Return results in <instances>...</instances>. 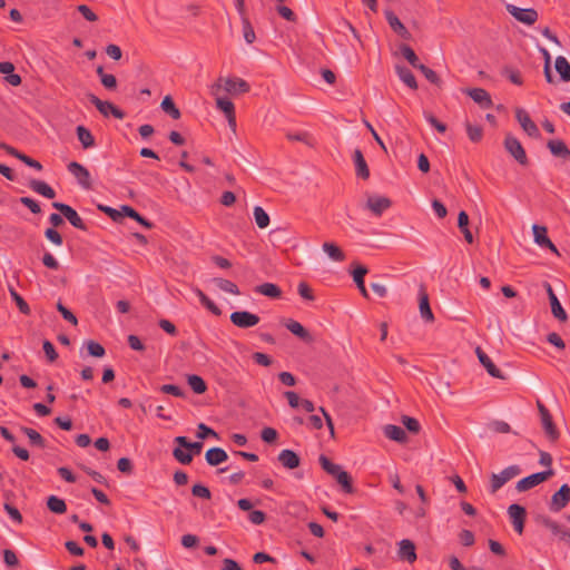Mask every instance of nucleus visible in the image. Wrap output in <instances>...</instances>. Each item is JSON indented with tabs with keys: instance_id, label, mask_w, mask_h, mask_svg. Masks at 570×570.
I'll return each instance as SVG.
<instances>
[{
	"instance_id": "obj_10",
	"label": "nucleus",
	"mask_w": 570,
	"mask_h": 570,
	"mask_svg": "<svg viewBox=\"0 0 570 570\" xmlns=\"http://www.w3.org/2000/svg\"><path fill=\"white\" fill-rule=\"evenodd\" d=\"M515 118L522 129L533 138L540 137V130L538 126L531 120L529 114L523 108L515 109Z\"/></svg>"
},
{
	"instance_id": "obj_30",
	"label": "nucleus",
	"mask_w": 570,
	"mask_h": 570,
	"mask_svg": "<svg viewBox=\"0 0 570 570\" xmlns=\"http://www.w3.org/2000/svg\"><path fill=\"white\" fill-rule=\"evenodd\" d=\"M396 73L399 78L411 89L416 90L417 89V82L412 73V71L404 67V66H396L395 67Z\"/></svg>"
},
{
	"instance_id": "obj_54",
	"label": "nucleus",
	"mask_w": 570,
	"mask_h": 570,
	"mask_svg": "<svg viewBox=\"0 0 570 570\" xmlns=\"http://www.w3.org/2000/svg\"><path fill=\"white\" fill-rule=\"evenodd\" d=\"M419 70L424 75V77L431 82V83H434L436 86H440L441 85V79L440 77L438 76V73L432 70L431 68L426 67L425 65H421L419 67Z\"/></svg>"
},
{
	"instance_id": "obj_33",
	"label": "nucleus",
	"mask_w": 570,
	"mask_h": 570,
	"mask_svg": "<svg viewBox=\"0 0 570 570\" xmlns=\"http://www.w3.org/2000/svg\"><path fill=\"white\" fill-rule=\"evenodd\" d=\"M255 292L271 298H279L282 295L281 288L273 283L261 284L255 287Z\"/></svg>"
},
{
	"instance_id": "obj_48",
	"label": "nucleus",
	"mask_w": 570,
	"mask_h": 570,
	"mask_svg": "<svg viewBox=\"0 0 570 570\" xmlns=\"http://www.w3.org/2000/svg\"><path fill=\"white\" fill-rule=\"evenodd\" d=\"M336 481L342 485L343 490L346 492V493H352L353 492V487H352V479L350 476V474L342 470L336 476H335Z\"/></svg>"
},
{
	"instance_id": "obj_11",
	"label": "nucleus",
	"mask_w": 570,
	"mask_h": 570,
	"mask_svg": "<svg viewBox=\"0 0 570 570\" xmlns=\"http://www.w3.org/2000/svg\"><path fill=\"white\" fill-rule=\"evenodd\" d=\"M508 514L511 519L514 530L521 534L524 529V521L527 515L525 509L520 504L513 503L508 508Z\"/></svg>"
},
{
	"instance_id": "obj_12",
	"label": "nucleus",
	"mask_w": 570,
	"mask_h": 570,
	"mask_svg": "<svg viewBox=\"0 0 570 570\" xmlns=\"http://www.w3.org/2000/svg\"><path fill=\"white\" fill-rule=\"evenodd\" d=\"M570 501V487L562 484L561 488L552 495L550 510L558 512L566 508Z\"/></svg>"
},
{
	"instance_id": "obj_51",
	"label": "nucleus",
	"mask_w": 570,
	"mask_h": 570,
	"mask_svg": "<svg viewBox=\"0 0 570 570\" xmlns=\"http://www.w3.org/2000/svg\"><path fill=\"white\" fill-rule=\"evenodd\" d=\"M243 24V36L247 43H253L256 39L254 28L252 27L248 18H244L242 20Z\"/></svg>"
},
{
	"instance_id": "obj_6",
	"label": "nucleus",
	"mask_w": 570,
	"mask_h": 570,
	"mask_svg": "<svg viewBox=\"0 0 570 570\" xmlns=\"http://www.w3.org/2000/svg\"><path fill=\"white\" fill-rule=\"evenodd\" d=\"M551 475H553V471L551 469L548 471L533 473V474L525 476V478L521 479L520 481H518L515 484V489L519 492L528 491V490L539 485L540 483L544 482Z\"/></svg>"
},
{
	"instance_id": "obj_46",
	"label": "nucleus",
	"mask_w": 570,
	"mask_h": 570,
	"mask_svg": "<svg viewBox=\"0 0 570 570\" xmlns=\"http://www.w3.org/2000/svg\"><path fill=\"white\" fill-rule=\"evenodd\" d=\"M9 292L11 298L16 302L19 311L24 315H29L31 311L28 303L16 292V289L12 286H9Z\"/></svg>"
},
{
	"instance_id": "obj_61",
	"label": "nucleus",
	"mask_w": 570,
	"mask_h": 570,
	"mask_svg": "<svg viewBox=\"0 0 570 570\" xmlns=\"http://www.w3.org/2000/svg\"><path fill=\"white\" fill-rule=\"evenodd\" d=\"M459 539L464 547H471L475 541L474 534L470 530H462L459 534Z\"/></svg>"
},
{
	"instance_id": "obj_37",
	"label": "nucleus",
	"mask_w": 570,
	"mask_h": 570,
	"mask_svg": "<svg viewBox=\"0 0 570 570\" xmlns=\"http://www.w3.org/2000/svg\"><path fill=\"white\" fill-rule=\"evenodd\" d=\"M323 250L335 262H343L345 259V254L334 243H324Z\"/></svg>"
},
{
	"instance_id": "obj_27",
	"label": "nucleus",
	"mask_w": 570,
	"mask_h": 570,
	"mask_svg": "<svg viewBox=\"0 0 570 570\" xmlns=\"http://www.w3.org/2000/svg\"><path fill=\"white\" fill-rule=\"evenodd\" d=\"M29 187L35 193H37V194H39V195H41V196H43L46 198L52 199V198L56 197V191L46 181L38 180V179H32L29 183Z\"/></svg>"
},
{
	"instance_id": "obj_29",
	"label": "nucleus",
	"mask_w": 570,
	"mask_h": 570,
	"mask_svg": "<svg viewBox=\"0 0 570 570\" xmlns=\"http://www.w3.org/2000/svg\"><path fill=\"white\" fill-rule=\"evenodd\" d=\"M352 274H353V279H354L357 288L360 289L362 296L367 298L368 297V293H367V289L365 287V284H364V276L367 274V268L365 266L357 265L353 269Z\"/></svg>"
},
{
	"instance_id": "obj_34",
	"label": "nucleus",
	"mask_w": 570,
	"mask_h": 570,
	"mask_svg": "<svg viewBox=\"0 0 570 570\" xmlns=\"http://www.w3.org/2000/svg\"><path fill=\"white\" fill-rule=\"evenodd\" d=\"M122 217L127 216L142 225L144 227L150 229L153 227V223L144 218L137 210L128 205L121 206Z\"/></svg>"
},
{
	"instance_id": "obj_25",
	"label": "nucleus",
	"mask_w": 570,
	"mask_h": 570,
	"mask_svg": "<svg viewBox=\"0 0 570 570\" xmlns=\"http://www.w3.org/2000/svg\"><path fill=\"white\" fill-rule=\"evenodd\" d=\"M205 459L209 465L216 466L225 462L228 459V455L226 451L222 448H212L207 450Z\"/></svg>"
},
{
	"instance_id": "obj_14",
	"label": "nucleus",
	"mask_w": 570,
	"mask_h": 570,
	"mask_svg": "<svg viewBox=\"0 0 570 570\" xmlns=\"http://www.w3.org/2000/svg\"><path fill=\"white\" fill-rule=\"evenodd\" d=\"M475 354L480 361V363L484 366L487 372L495 379L505 380V376L503 373L495 366V364L492 362V360L489 357V355L481 348H475Z\"/></svg>"
},
{
	"instance_id": "obj_4",
	"label": "nucleus",
	"mask_w": 570,
	"mask_h": 570,
	"mask_svg": "<svg viewBox=\"0 0 570 570\" xmlns=\"http://www.w3.org/2000/svg\"><path fill=\"white\" fill-rule=\"evenodd\" d=\"M88 99L99 110V112L102 116L108 117L109 115H111L116 119L125 118V112L120 110L117 106H115L112 102L101 100L92 94L88 95Z\"/></svg>"
},
{
	"instance_id": "obj_40",
	"label": "nucleus",
	"mask_w": 570,
	"mask_h": 570,
	"mask_svg": "<svg viewBox=\"0 0 570 570\" xmlns=\"http://www.w3.org/2000/svg\"><path fill=\"white\" fill-rule=\"evenodd\" d=\"M187 383L196 394H203L207 390V385H206L205 381L199 375H196V374L188 375Z\"/></svg>"
},
{
	"instance_id": "obj_7",
	"label": "nucleus",
	"mask_w": 570,
	"mask_h": 570,
	"mask_svg": "<svg viewBox=\"0 0 570 570\" xmlns=\"http://www.w3.org/2000/svg\"><path fill=\"white\" fill-rule=\"evenodd\" d=\"M52 207L59 210L73 227L81 230L87 229V226L85 225L82 218L71 206L63 203L55 202L52 203Z\"/></svg>"
},
{
	"instance_id": "obj_22",
	"label": "nucleus",
	"mask_w": 570,
	"mask_h": 570,
	"mask_svg": "<svg viewBox=\"0 0 570 570\" xmlns=\"http://www.w3.org/2000/svg\"><path fill=\"white\" fill-rule=\"evenodd\" d=\"M466 94L479 104L482 108L492 107V99L489 92L483 88H472L468 89Z\"/></svg>"
},
{
	"instance_id": "obj_55",
	"label": "nucleus",
	"mask_w": 570,
	"mask_h": 570,
	"mask_svg": "<svg viewBox=\"0 0 570 570\" xmlns=\"http://www.w3.org/2000/svg\"><path fill=\"white\" fill-rule=\"evenodd\" d=\"M466 134L471 141L478 142L482 139L483 130L480 126L466 125Z\"/></svg>"
},
{
	"instance_id": "obj_2",
	"label": "nucleus",
	"mask_w": 570,
	"mask_h": 570,
	"mask_svg": "<svg viewBox=\"0 0 570 570\" xmlns=\"http://www.w3.org/2000/svg\"><path fill=\"white\" fill-rule=\"evenodd\" d=\"M520 473L521 469L519 465H510L503 469L500 473H492L490 478V492L495 493L505 483L518 476Z\"/></svg>"
},
{
	"instance_id": "obj_24",
	"label": "nucleus",
	"mask_w": 570,
	"mask_h": 570,
	"mask_svg": "<svg viewBox=\"0 0 570 570\" xmlns=\"http://www.w3.org/2000/svg\"><path fill=\"white\" fill-rule=\"evenodd\" d=\"M547 146L553 156L560 157L563 159L570 158V149L562 140H560V139L549 140Z\"/></svg>"
},
{
	"instance_id": "obj_43",
	"label": "nucleus",
	"mask_w": 570,
	"mask_h": 570,
	"mask_svg": "<svg viewBox=\"0 0 570 570\" xmlns=\"http://www.w3.org/2000/svg\"><path fill=\"white\" fill-rule=\"evenodd\" d=\"M196 295L198 296L200 303L210 311L214 315H220L222 311L220 308L207 296L203 291L199 288L195 289Z\"/></svg>"
},
{
	"instance_id": "obj_1",
	"label": "nucleus",
	"mask_w": 570,
	"mask_h": 570,
	"mask_svg": "<svg viewBox=\"0 0 570 570\" xmlns=\"http://www.w3.org/2000/svg\"><path fill=\"white\" fill-rule=\"evenodd\" d=\"M249 89V83L238 77H219L216 82L210 86L213 96H218L220 91L229 95H240L248 92Z\"/></svg>"
},
{
	"instance_id": "obj_18",
	"label": "nucleus",
	"mask_w": 570,
	"mask_h": 570,
	"mask_svg": "<svg viewBox=\"0 0 570 570\" xmlns=\"http://www.w3.org/2000/svg\"><path fill=\"white\" fill-rule=\"evenodd\" d=\"M385 19L390 28L401 38L406 40L411 38L410 31L405 28V26L401 22V20L396 17V14L393 11H385Z\"/></svg>"
},
{
	"instance_id": "obj_60",
	"label": "nucleus",
	"mask_w": 570,
	"mask_h": 570,
	"mask_svg": "<svg viewBox=\"0 0 570 570\" xmlns=\"http://www.w3.org/2000/svg\"><path fill=\"white\" fill-rule=\"evenodd\" d=\"M287 139L288 140H292V141H302V142H305L306 145H312V138L311 136L306 132V131H301V132H296V134H287L286 135Z\"/></svg>"
},
{
	"instance_id": "obj_64",
	"label": "nucleus",
	"mask_w": 570,
	"mask_h": 570,
	"mask_svg": "<svg viewBox=\"0 0 570 570\" xmlns=\"http://www.w3.org/2000/svg\"><path fill=\"white\" fill-rule=\"evenodd\" d=\"M43 352L50 362H55L58 357V353L53 344L49 341H45L42 344Z\"/></svg>"
},
{
	"instance_id": "obj_50",
	"label": "nucleus",
	"mask_w": 570,
	"mask_h": 570,
	"mask_svg": "<svg viewBox=\"0 0 570 570\" xmlns=\"http://www.w3.org/2000/svg\"><path fill=\"white\" fill-rule=\"evenodd\" d=\"M488 426L494 433L505 434L511 432L509 423L501 420H494L490 422Z\"/></svg>"
},
{
	"instance_id": "obj_47",
	"label": "nucleus",
	"mask_w": 570,
	"mask_h": 570,
	"mask_svg": "<svg viewBox=\"0 0 570 570\" xmlns=\"http://www.w3.org/2000/svg\"><path fill=\"white\" fill-rule=\"evenodd\" d=\"M320 464L328 474L334 478L342 471V468L338 464L331 462V460L325 455L320 456Z\"/></svg>"
},
{
	"instance_id": "obj_20",
	"label": "nucleus",
	"mask_w": 570,
	"mask_h": 570,
	"mask_svg": "<svg viewBox=\"0 0 570 570\" xmlns=\"http://www.w3.org/2000/svg\"><path fill=\"white\" fill-rule=\"evenodd\" d=\"M353 163L355 166V171L357 177L366 180L370 177V169L366 164V160L363 156V153L360 149H355L353 153Z\"/></svg>"
},
{
	"instance_id": "obj_15",
	"label": "nucleus",
	"mask_w": 570,
	"mask_h": 570,
	"mask_svg": "<svg viewBox=\"0 0 570 570\" xmlns=\"http://www.w3.org/2000/svg\"><path fill=\"white\" fill-rule=\"evenodd\" d=\"M532 232L534 236V242L542 248H549L551 252L559 255V252L556 247V245L550 240V238L547 236V228L544 226H540L534 224L532 226Z\"/></svg>"
},
{
	"instance_id": "obj_35",
	"label": "nucleus",
	"mask_w": 570,
	"mask_h": 570,
	"mask_svg": "<svg viewBox=\"0 0 570 570\" xmlns=\"http://www.w3.org/2000/svg\"><path fill=\"white\" fill-rule=\"evenodd\" d=\"M542 426L544 429L546 434L551 441H557L559 439V432L552 421L551 414H546L541 417Z\"/></svg>"
},
{
	"instance_id": "obj_63",
	"label": "nucleus",
	"mask_w": 570,
	"mask_h": 570,
	"mask_svg": "<svg viewBox=\"0 0 570 570\" xmlns=\"http://www.w3.org/2000/svg\"><path fill=\"white\" fill-rule=\"evenodd\" d=\"M3 561L8 567H16L19 563L16 552L10 549L3 551Z\"/></svg>"
},
{
	"instance_id": "obj_62",
	"label": "nucleus",
	"mask_w": 570,
	"mask_h": 570,
	"mask_svg": "<svg viewBox=\"0 0 570 570\" xmlns=\"http://www.w3.org/2000/svg\"><path fill=\"white\" fill-rule=\"evenodd\" d=\"M277 431L273 428H264L261 432V438L266 443H272L277 439Z\"/></svg>"
},
{
	"instance_id": "obj_58",
	"label": "nucleus",
	"mask_w": 570,
	"mask_h": 570,
	"mask_svg": "<svg viewBox=\"0 0 570 570\" xmlns=\"http://www.w3.org/2000/svg\"><path fill=\"white\" fill-rule=\"evenodd\" d=\"M402 423L412 433H419L421 430V425H420L419 421L414 417L403 416Z\"/></svg>"
},
{
	"instance_id": "obj_5",
	"label": "nucleus",
	"mask_w": 570,
	"mask_h": 570,
	"mask_svg": "<svg viewBox=\"0 0 570 570\" xmlns=\"http://www.w3.org/2000/svg\"><path fill=\"white\" fill-rule=\"evenodd\" d=\"M68 171L77 179L83 189H91L92 181L89 170L77 161H71L67 166Z\"/></svg>"
},
{
	"instance_id": "obj_38",
	"label": "nucleus",
	"mask_w": 570,
	"mask_h": 570,
	"mask_svg": "<svg viewBox=\"0 0 570 570\" xmlns=\"http://www.w3.org/2000/svg\"><path fill=\"white\" fill-rule=\"evenodd\" d=\"M48 509L57 514H62L67 511L66 502L57 495H50L47 500Z\"/></svg>"
},
{
	"instance_id": "obj_9",
	"label": "nucleus",
	"mask_w": 570,
	"mask_h": 570,
	"mask_svg": "<svg viewBox=\"0 0 570 570\" xmlns=\"http://www.w3.org/2000/svg\"><path fill=\"white\" fill-rule=\"evenodd\" d=\"M504 147L519 164H528L525 150L515 137L507 136L504 139Z\"/></svg>"
},
{
	"instance_id": "obj_31",
	"label": "nucleus",
	"mask_w": 570,
	"mask_h": 570,
	"mask_svg": "<svg viewBox=\"0 0 570 570\" xmlns=\"http://www.w3.org/2000/svg\"><path fill=\"white\" fill-rule=\"evenodd\" d=\"M20 431L28 438L30 445L40 449L46 446L45 439L38 431L27 426H20Z\"/></svg>"
},
{
	"instance_id": "obj_45",
	"label": "nucleus",
	"mask_w": 570,
	"mask_h": 570,
	"mask_svg": "<svg viewBox=\"0 0 570 570\" xmlns=\"http://www.w3.org/2000/svg\"><path fill=\"white\" fill-rule=\"evenodd\" d=\"M254 218L259 228H266L269 225V216L261 206L254 207Z\"/></svg>"
},
{
	"instance_id": "obj_17",
	"label": "nucleus",
	"mask_w": 570,
	"mask_h": 570,
	"mask_svg": "<svg viewBox=\"0 0 570 570\" xmlns=\"http://www.w3.org/2000/svg\"><path fill=\"white\" fill-rule=\"evenodd\" d=\"M544 287L547 288V293H548V296H549L552 315L557 320H559L561 322L567 321V318H568L567 313L563 309V307L561 306V304H560L556 293L553 292L551 285L549 283H546Z\"/></svg>"
},
{
	"instance_id": "obj_57",
	"label": "nucleus",
	"mask_w": 570,
	"mask_h": 570,
	"mask_svg": "<svg viewBox=\"0 0 570 570\" xmlns=\"http://www.w3.org/2000/svg\"><path fill=\"white\" fill-rule=\"evenodd\" d=\"M541 524L549 529L554 535H559L563 530L559 523L548 517L541 518Z\"/></svg>"
},
{
	"instance_id": "obj_19",
	"label": "nucleus",
	"mask_w": 570,
	"mask_h": 570,
	"mask_svg": "<svg viewBox=\"0 0 570 570\" xmlns=\"http://www.w3.org/2000/svg\"><path fill=\"white\" fill-rule=\"evenodd\" d=\"M397 556L401 560L413 563L416 560V552L414 543L409 539H403L399 542Z\"/></svg>"
},
{
	"instance_id": "obj_52",
	"label": "nucleus",
	"mask_w": 570,
	"mask_h": 570,
	"mask_svg": "<svg viewBox=\"0 0 570 570\" xmlns=\"http://www.w3.org/2000/svg\"><path fill=\"white\" fill-rule=\"evenodd\" d=\"M173 455L181 464H189L193 461V454L183 450L181 446L174 449Z\"/></svg>"
},
{
	"instance_id": "obj_56",
	"label": "nucleus",
	"mask_w": 570,
	"mask_h": 570,
	"mask_svg": "<svg viewBox=\"0 0 570 570\" xmlns=\"http://www.w3.org/2000/svg\"><path fill=\"white\" fill-rule=\"evenodd\" d=\"M87 350L89 355L95 357H102L106 353L105 347L95 341L87 342Z\"/></svg>"
},
{
	"instance_id": "obj_8",
	"label": "nucleus",
	"mask_w": 570,
	"mask_h": 570,
	"mask_svg": "<svg viewBox=\"0 0 570 570\" xmlns=\"http://www.w3.org/2000/svg\"><path fill=\"white\" fill-rule=\"evenodd\" d=\"M230 322L239 328H249L259 323V317L247 311H237L230 314Z\"/></svg>"
},
{
	"instance_id": "obj_26",
	"label": "nucleus",
	"mask_w": 570,
	"mask_h": 570,
	"mask_svg": "<svg viewBox=\"0 0 570 570\" xmlns=\"http://www.w3.org/2000/svg\"><path fill=\"white\" fill-rule=\"evenodd\" d=\"M384 435L395 442L405 443L407 440L405 431L397 425L387 424L383 429Z\"/></svg>"
},
{
	"instance_id": "obj_59",
	"label": "nucleus",
	"mask_w": 570,
	"mask_h": 570,
	"mask_svg": "<svg viewBox=\"0 0 570 570\" xmlns=\"http://www.w3.org/2000/svg\"><path fill=\"white\" fill-rule=\"evenodd\" d=\"M191 493L194 497L206 499V500L210 499V495H212L209 489L203 484H195L191 488Z\"/></svg>"
},
{
	"instance_id": "obj_23",
	"label": "nucleus",
	"mask_w": 570,
	"mask_h": 570,
	"mask_svg": "<svg viewBox=\"0 0 570 570\" xmlns=\"http://www.w3.org/2000/svg\"><path fill=\"white\" fill-rule=\"evenodd\" d=\"M284 326L295 336L299 337L305 342L312 341L309 333L304 328V326L292 318H288L284 322Z\"/></svg>"
},
{
	"instance_id": "obj_21",
	"label": "nucleus",
	"mask_w": 570,
	"mask_h": 570,
	"mask_svg": "<svg viewBox=\"0 0 570 570\" xmlns=\"http://www.w3.org/2000/svg\"><path fill=\"white\" fill-rule=\"evenodd\" d=\"M277 459L279 463L288 470L298 468L301 463L299 456L294 451L288 449L282 450Z\"/></svg>"
},
{
	"instance_id": "obj_41",
	"label": "nucleus",
	"mask_w": 570,
	"mask_h": 570,
	"mask_svg": "<svg viewBox=\"0 0 570 570\" xmlns=\"http://www.w3.org/2000/svg\"><path fill=\"white\" fill-rule=\"evenodd\" d=\"M215 97H216V107L222 112H224L225 117L235 115V106L232 100H229L228 98L220 97L219 95L215 96Z\"/></svg>"
},
{
	"instance_id": "obj_49",
	"label": "nucleus",
	"mask_w": 570,
	"mask_h": 570,
	"mask_svg": "<svg viewBox=\"0 0 570 570\" xmlns=\"http://www.w3.org/2000/svg\"><path fill=\"white\" fill-rule=\"evenodd\" d=\"M425 120L435 128L440 134L446 131V125L436 119V117L430 111H423Z\"/></svg>"
},
{
	"instance_id": "obj_53",
	"label": "nucleus",
	"mask_w": 570,
	"mask_h": 570,
	"mask_svg": "<svg viewBox=\"0 0 570 570\" xmlns=\"http://www.w3.org/2000/svg\"><path fill=\"white\" fill-rule=\"evenodd\" d=\"M503 75L514 85L517 86H521L523 83V79H522V76L520 73V71L513 69V68H510V67H505L503 69Z\"/></svg>"
},
{
	"instance_id": "obj_36",
	"label": "nucleus",
	"mask_w": 570,
	"mask_h": 570,
	"mask_svg": "<svg viewBox=\"0 0 570 570\" xmlns=\"http://www.w3.org/2000/svg\"><path fill=\"white\" fill-rule=\"evenodd\" d=\"M175 442L179 446L185 448L186 450H188V452L191 453L193 455L194 454H199L202 449H203V443L202 442H189L186 436H177V438H175Z\"/></svg>"
},
{
	"instance_id": "obj_39",
	"label": "nucleus",
	"mask_w": 570,
	"mask_h": 570,
	"mask_svg": "<svg viewBox=\"0 0 570 570\" xmlns=\"http://www.w3.org/2000/svg\"><path fill=\"white\" fill-rule=\"evenodd\" d=\"M160 107L161 109L164 110V112L168 114L173 119H179L180 118V111L179 109L176 107L173 98L170 96H166L161 104H160Z\"/></svg>"
},
{
	"instance_id": "obj_28",
	"label": "nucleus",
	"mask_w": 570,
	"mask_h": 570,
	"mask_svg": "<svg viewBox=\"0 0 570 570\" xmlns=\"http://www.w3.org/2000/svg\"><path fill=\"white\" fill-rule=\"evenodd\" d=\"M76 134L83 149H89L96 146L95 137L85 126H78L76 128Z\"/></svg>"
},
{
	"instance_id": "obj_16",
	"label": "nucleus",
	"mask_w": 570,
	"mask_h": 570,
	"mask_svg": "<svg viewBox=\"0 0 570 570\" xmlns=\"http://www.w3.org/2000/svg\"><path fill=\"white\" fill-rule=\"evenodd\" d=\"M419 309L420 315L424 321L429 323H432L434 321V315L430 307L429 295L426 293L424 285H421L419 289Z\"/></svg>"
},
{
	"instance_id": "obj_32",
	"label": "nucleus",
	"mask_w": 570,
	"mask_h": 570,
	"mask_svg": "<svg viewBox=\"0 0 570 570\" xmlns=\"http://www.w3.org/2000/svg\"><path fill=\"white\" fill-rule=\"evenodd\" d=\"M554 68L563 82L570 81V63L563 56L556 58Z\"/></svg>"
},
{
	"instance_id": "obj_42",
	"label": "nucleus",
	"mask_w": 570,
	"mask_h": 570,
	"mask_svg": "<svg viewBox=\"0 0 570 570\" xmlns=\"http://www.w3.org/2000/svg\"><path fill=\"white\" fill-rule=\"evenodd\" d=\"M213 282L215 285L223 292L233 294V295H239V289L235 283L232 281L225 279V278H214Z\"/></svg>"
},
{
	"instance_id": "obj_3",
	"label": "nucleus",
	"mask_w": 570,
	"mask_h": 570,
	"mask_svg": "<svg viewBox=\"0 0 570 570\" xmlns=\"http://www.w3.org/2000/svg\"><path fill=\"white\" fill-rule=\"evenodd\" d=\"M505 9L519 22L528 26L535 23L539 17L537 10L533 8L523 9L514 4H507Z\"/></svg>"
},
{
	"instance_id": "obj_13",
	"label": "nucleus",
	"mask_w": 570,
	"mask_h": 570,
	"mask_svg": "<svg viewBox=\"0 0 570 570\" xmlns=\"http://www.w3.org/2000/svg\"><path fill=\"white\" fill-rule=\"evenodd\" d=\"M391 206H392L391 199L387 197H384V196H370L366 202V207L375 216H381Z\"/></svg>"
},
{
	"instance_id": "obj_44",
	"label": "nucleus",
	"mask_w": 570,
	"mask_h": 570,
	"mask_svg": "<svg viewBox=\"0 0 570 570\" xmlns=\"http://www.w3.org/2000/svg\"><path fill=\"white\" fill-rule=\"evenodd\" d=\"M400 51H401V55L409 61V63L415 68V69H419V67L422 65L420 63L419 61V58L416 56V53L414 52V50L407 46V45H402L400 47Z\"/></svg>"
}]
</instances>
